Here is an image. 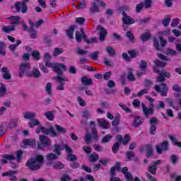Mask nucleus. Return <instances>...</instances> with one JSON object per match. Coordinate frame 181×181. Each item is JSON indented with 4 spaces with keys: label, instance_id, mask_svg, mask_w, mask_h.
I'll return each mask as SVG.
<instances>
[{
    "label": "nucleus",
    "instance_id": "774afa93",
    "mask_svg": "<svg viewBox=\"0 0 181 181\" xmlns=\"http://www.w3.org/2000/svg\"><path fill=\"white\" fill-rule=\"evenodd\" d=\"M61 181H70L71 180V178L70 177V176H69V175L67 174H64L61 178H60Z\"/></svg>",
    "mask_w": 181,
    "mask_h": 181
},
{
    "label": "nucleus",
    "instance_id": "dca6fc26",
    "mask_svg": "<svg viewBox=\"0 0 181 181\" xmlns=\"http://www.w3.org/2000/svg\"><path fill=\"white\" fill-rule=\"evenodd\" d=\"M41 23H32L30 27L28 28V25L26 24H23V28L24 30H28V32H32L33 30V28H40Z\"/></svg>",
    "mask_w": 181,
    "mask_h": 181
},
{
    "label": "nucleus",
    "instance_id": "13d9d810",
    "mask_svg": "<svg viewBox=\"0 0 181 181\" xmlns=\"http://www.w3.org/2000/svg\"><path fill=\"white\" fill-rule=\"evenodd\" d=\"M4 159H6L7 160H15L16 159V157L13 155H8L6 154L3 156Z\"/></svg>",
    "mask_w": 181,
    "mask_h": 181
},
{
    "label": "nucleus",
    "instance_id": "f8f14e48",
    "mask_svg": "<svg viewBox=\"0 0 181 181\" xmlns=\"http://www.w3.org/2000/svg\"><path fill=\"white\" fill-rule=\"evenodd\" d=\"M89 12L91 14L98 13V12H100V6H98V4L97 3L96 0L92 2V5L89 8Z\"/></svg>",
    "mask_w": 181,
    "mask_h": 181
},
{
    "label": "nucleus",
    "instance_id": "9b49d317",
    "mask_svg": "<svg viewBox=\"0 0 181 181\" xmlns=\"http://www.w3.org/2000/svg\"><path fill=\"white\" fill-rule=\"evenodd\" d=\"M141 107L143 108V112L144 114V117L146 118H149L150 115H153V107L148 108L145 104L142 103Z\"/></svg>",
    "mask_w": 181,
    "mask_h": 181
},
{
    "label": "nucleus",
    "instance_id": "6e6d98bb",
    "mask_svg": "<svg viewBox=\"0 0 181 181\" xmlns=\"http://www.w3.org/2000/svg\"><path fill=\"white\" fill-rule=\"evenodd\" d=\"M76 53L79 54V56H86L88 51H86L84 49H80V48H76Z\"/></svg>",
    "mask_w": 181,
    "mask_h": 181
},
{
    "label": "nucleus",
    "instance_id": "f03ea898",
    "mask_svg": "<svg viewBox=\"0 0 181 181\" xmlns=\"http://www.w3.org/2000/svg\"><path fill=\"white\" fill-rule=\"evenodd\" d=\"M80 30L81 33L79 31L76 32L75 37L77 43H81V40H83V39L84 42H86V43H87L88 45H91V43L97 42L96 37H93L89 40L87 37V35H86V33L84 32V30L83 28H81Z\"/></svg>",
    "mask_w": 181,
    "mask_h": 181
},
{
    "label": "nucleus",
    "instance_id": "bf43d9fd",
    "mask_svg": "<svg viewBox=\"0 0 181 181\" xmlns=\"http://www.w3.org/2000/svg\"><path fill=\"white\" fill-rule=\"evenodd\" d=\"M21 12L22 13H26L28 12V6L26 5V2L23 1L21 5Z\"/></svg>",
    "mask_w": 181,
    "mask_h": 181
},
{
    "label": "nucleus",
    "instance_id": "412c9836",
    "mask_svg": "<svg viewBox=\"0 0 181 181\" xmlns=\"http://www.w3.org/2000/svg\"><path fill=\"white\" fill-rule=\"evenodd\" d=\"M24 118L25 119H30V121H32V119H35V118H36V113L26 112L25 113H24Z\"/></svg>",
    "mask_w": 181,
    "mask_h": 181
},
{
    "label": "nucleus",
    "instance_id": "9d476101",
    "mask_svg": "<svg viewBox=\"0 0 181 181\" xmlns=\"http://www.w3.org/2000/svg\"><path fill=\"white\" fill-rule=\"evenodd\" d=\"M168 146H169V145L167 141H163L160 144V145H157L156 146L157 153H159V154L162 153L163 151H166L168 149Z\"/></svg>",
    "mask_w": 181,
    "mask_h": 181
},
{
    "label": "nucleus",
    "instance_id": "393cba45",
    "mask_svg": "<svg viewBox=\"0 0 181 181\" xmlns=\"http://www.w3.org/2000/svg\"><path fill=\"white\" fill-rule=\"evenodd\" d=\"M122 21L123 23H135V22H138L129 16L123 17Z\"/></svg>",
    "mask_w": 181,
    "mask_h": 181
},
{
    "label": "nucleus",
    "instance_id": "6e6552de",
    "mask_svg": "<svg viewBox=\"0 0 181 181\" xmlns=\"http://www.w3.org/2000/svg\"><path fill=\"white\" fill-rule=\"evenodd\" d=\"M40 128L41 129V132L44 134V135H51L52 137L57 136V132L54 131V128L50 126L49 128H45L42 125H40Z\"/></svg>",
    "mask_w": 181,
    "mask_h": 181
},
{
    "label": "nucleus",
    "instance_id": "f704fd0d",
    "mask_svg": "<svg viewBox=\"0 0 181 181\" xmlns=\"http://www.w3.org/2000/svg\"><path fill=\"white\" fill-rule=\"evenodd\" d=\"M126 36L132 43H135V37L134 36V34H132V32L127 31Z\"/></svg>",
    "mask_w": 181,
    "mask_h": 181
},
{
    "label": "nucleus",
    "instance_id": "052dcab7",
    "mask_svg": "<svg viewBox=\"0 0 181 181\" xmlns=\"http://www.w3.org/2000/svg\"><path fill=\"white\" fill-rule=\"evenodd\" d=\"M6 94V88H5V85L0 86V97H4Z\"/></svg>",
    "mask_w": 181,
    "mask_h": 181
},
{
    "label": "nucleus",
    "instance_id": "79ce46f5",
    "mask_svg": "<svg viewBox=\"0 0 181 181\" xmlns=\"http://www.w3.org/2000/svg\"><path fill=\"white\" fill-rule=\"evenodd\" d=\"M144 2H141L139 4L136 5V13H141V12H142V9H144Z\"/></svg>",
    "mask_w": 181,
    "mask_h": 181
},
{
    "label": "nucleus",
    "instance_id": "7ed1b4c3",
    "mask_svg": "<svg viewBox=\"0 0 181 181\" xmlns=\"http://www.w3.org/2000/svg\"><path fill=\"white\" fill-rule=\"evenodd\" d=\"M159 40H160V45H159ZM153 46L156 49V50H157V52H162L163 50V47H165L166 46V45H168V40H164L163 37L160 36L159 37V40H158L157 37H153Z\"/></svg>",
    "mask_w": 181,
    "mask_h": 181
},
{
    "label": "nucleus",
    "instance_id": "864d4df0",
    "mask_svg": "<svg viewBox=\"0 0 181 181\" xmlns=\"http://www.w3.org/2000/svg\"><path fill=\"white\" fill-rule=\"evenodd\" d=\"M177 160H179V157H177V156L173 154L170 156V161L173 165H176V163H177Z\"/></svg>",
    "mask_w": 181,
    "mask_h": 181
},
{
    "label": "nucleus",
    "instance_id": "423d86ee",
    "mask_svg": "<svg viewBox=\"0 0 181 181\" xmlns=\"http://www.w3.org/2000/svg\"><path fill=\"white\" fill-rule=\"evenodd\" d=\"M52 80H55L57 83H59V86L57 87V90H64V81H69V79L62 76H57L52 78Z\"/></svg>",
    "mask_w": 181,
    "mask_h": 181
},
{
    "label": "nucleus",
    "instance_id": "39448f33",
    "mask_svg": "<svg viewBox=\"0 0 181 181\" xmlns=\"http://www.w3.org/2000/svg\"><path fill=\"white\" fill-rule=\"evenodd\" d=\"M155 90L157 93H160L162 97H166L168 95V91H169V88H168L166 83H161L160 85L155 86Z\"/></svg>",
    "mask_w": 181,
    "mask_h": 181
},
{
    "label": "nucleus",
    "instance_id": "72a5a7b5",
    "mask_svg": "<svg viewBox=\"0 0 181 181\" xmlns=\"http://www.w3.org/2000/svg\"><path fill=\"white\" fill-rule=\"evenodd\" d=\"M37 125H40V122L36 119H33L31 122L28 123V127H30V128H34Z\"/></svg>",
    "mask_w": 181,
    "mask_h": 181
},
{
    "label": "nucleus",
    "instance_id": "c756f323",
    "mask_svg": "<svg viewBox=\"0 0 181 181\" xmlns=\"http://www.w3.org/2000/svg\"><path fill=\"white\" fill-rule=\"evenodd\" d=\"M121 121V115L117 114L115 117L114 120L112 122V127H118L119 125V122Z\"/></svg>",
    "mask_w": 181,
    "mask_h": 181
},
{
    "label": "nucleus",
    "instance_id": "473e14b6",
    "mask_svg": "<svg viewBox=\"0 0 181 181\" xmlns=\"http://www.w3.org/2000/svg\"><path fill=\"white\" fill-rule=\"evenodd\" d=\"M13 30H15V25H13L3 27V32H5L6 33H9L10 32H13Z\"/></svg>",
    "mask_w": 181,
    "mask_h": 181
},
{
    "label": "nucleus",
    "instance_id": "4468645a",
    "mask_svg": "<svg viewBox=\"0 0 181 181\" xmlns=\"http://www.w3.org/2000/svg\"><path fill=\"white\" fill-rule=\"evenodd\" d=\"M1 71L3 74L2 77L4 80H11L12 78V75H11V72L9 69L6 67L1 68Z\"/></svg>",
    "mask_w": 181,
    "mask_h": 181
},
{
    "label": "nucleus",
    "instance_id": "4d7b16f0",
    "mask_svg": "<svg viewBox=\"0 0 181 181\" xmlns=\"http://www.w3.org/2000/svg\"><path fill=\"white\" fill-rule=\"evenodd\" d=\"M104 64L108 67H114V62L111 60H108L107 58H104Z\"/></svg>",
    "mask_w": 181,
    "mask_h": 181
},
{
    "label": "nucleus",
    "instance_id": "5fc2aeb1",
    "mask_svg": "<svg viewBox=\"0 0 181 181\" xmlns=\"http://www.w3.org/2000/svg\"><path fill=\"white\" fill-rule=\"evenodd\" d=\"M112 151L113 153H117V152L119 151V143H115L112 147Z\"/></svg>",
    "mask_w": 181,
    "mask_h": 181
},
{
    "label": "nucleus",
    "instance_id": "338daca9",
    "mask_svg": "<svg viewBox=\"0 0 181 181\" xmlns=\"http://www.w3.org/2000/svg\"><path fill=\"white\" fill-rule=\"evenodd\" d=\"M129 139H130L129 134H125L124 139L122 141L123 145H127V144H129Z\"/></svg>",
    "mask_w": 181,
    "mask_h": 181
},
{
    "label": "nucleus",
    "instance_id": "aec40b11",
    "mask_svg": "<svg viewBox=\"0 0 181 181\" xmlns=\"http://www.w3.org/2000/svg\"><path fill=\"white\" fill-rule=\"evenodd\" d=\"M81 83L83 86H93V79L87 78V76H83L81 78Z\"/></svg>",
    "mask_w": 181,
    "mask_h": 181
},
{
    "label": "nucleus",
    "instance_id": "1a4fd4ad",
    "mask_svg": "<svg viewBox=\"0 0 181 181\" xmlns=\"http://www.w3.org/2000/svg\"><path fill=\"white\" fill-rule=\"evenodd\" d=\"M96 30L99 32V40H100V42H104L105 37H107V35H108L107 30L101 25H98L96 28Z\"/></svg>",
    "mask_w": 181,
    "mask_h": 181
},
{
    "label": "nucleus",
    "instance_id": "f257e3e1",
    "mask_svg": "<svg viewBox=\"0 0 181 181\" xmlns=\"http://www.w3.org/2000/svg\"><path fill=\"white\" fill-rule=\"evenodd\" d=\"M43 162H45L43 156L38 155L36 157L28 159L26 163V166L30 170L35 172V170H39V169L42 168Z\"/></svg>",
    "mask_w": 181,
    "mask_h": 181
},
{
    "label": "nucleus",
    "instance_id": "cd10ccee",
    "mask_svg": "<svg viewBox=\"0 0 181 181\" xmlns=\"http://www.w3.org/2000/svg\"><path fill=\"white\" fill-rule=\"evenodd\" d=\"M151 37L152 35L150 33H145L141 35V40L142 42H148V40Z\"/></svg>",
    "mask_w": 181,
    "mask_h": 181
},
{
    "label": "nucleus",
    "instance_id": "37998d69",
    "mask_svg": "<svg viewBox=\"0 0 181 181\" xmlns=\"http://www.w3.org/2000/svg\"><path fill=\"white\" fill-rule=\"evenodd\" d=\"M64 50L62 48L60 47H56L54 49L53 56H59V54H62Z\"/></svg>",
    "mask_w": 181,
    "mask_h": 181
},
{
    "label": "nucleus",
    "instance_id": "b1692460",
    "mask_svg": "<svg viewBox=\"0 0 181 181\" xmlns=\"http://www.w3.org/2000/svg\"><path fill=\"white\" fill-rule=\"evenodd\" d=\"M40 76H42L40 71H39L37 68H33L31 72V77H34V78H39Z\"/></svg>",
    "mask_w": 181,
    "mask_h": 181
},
{
    "label": "nucleus",
    "instance_id": "20e7f679",
    "mask_svg": "<svg viewBox=\"0 0 181 181\" xmlns=\"http://www.w3.org/2000/svg\"><path fill=\"white\" fill-rule=\"evenodd\" d=\"M30 63H22L19 66V77H23L25 73L27 77H32V72H30Z\"/></svg>",
    "mask_w": 181,
    "mask_h": 181
},
{
    "label": "nucleus",
    "instance_id": "4be33fe9",
    "mask_svg": "<svg viewBox=\"0 0 181 181\" xmlns=\"http://www.w3.org/2000/svg\"><path fill=\"white\" fill-rule=\"evenodd\" d=\"M55 129L56 132L57 134V136L59 134H66L67 132V130H66V128L59 125V124H55Z\"/></svg>",
    "mask_w": 181,
    "mask_h": 181
},
{
    "label": "nucleus",
    "instance_id": "a18cd8bd",
    "mask_svg": "<svg viewBox=\"0 0 181 181\" xmlns=\"http://www.w3.org/2000/svg\"><path fill=\"white\" fill-rule=\"evenodd\" d=\"M23 144H24V145H30V146H33V145H36V141H30L28 139H24L23 141Z\"/></svg>",
    "mask_w": 181,
    "mask_h": 181
},
{
    "label": "nucleus",
    "instance_id": "a19ab883",
    "mask_svg": "<svg viewBox=\"0 0 181 181\" xmlns=\"http://www.w3.org/2000/svg\"><path fill=\"white\" fill-rule=\"evenodd\" d=\"M127 52L132 59H135L137 56L139 55V53L135 49L129 50Z\"/></svg>",
    "mask_w": 181,
    "mask_h": 181
},
{
    "label": "nucleus",
    "instance_id": "69168bd1",
    "mask_svg": "<svg viewBox=\"0 0 181 181\" xmlns=\"http://www.w3.org/2000/svg\"><path fill=\"white\" fill-rule=\"evenodd\" d=\"M124 176L127 181H134V175H132V173H129L128 174H126Z\"/></svg>",
    "mask_w": 181,
    "mask_h": 181
},
{
    "label": "nucleus",
    "instance_id": "8fccbe9b",
    "mask_svg": "<svg viewBox=\"0 0 181 181\" xmlns=\"http://www.w3.org/2000/svg\"><path fill=\"white\" fill-rule=\"evenodd\" d=\"M46 92L49 95H52V83L48 82L45 86Z\"/></svg>",
    "mask_w": 181,
    "mask_h": 181
},
{
    "label": "nucleus",
    "instance_id": "ea45409f",
    "mask_svg": "<svg viewBox=\"0 0 181 181\" xmlns=\"http://www.w3.org/2000/svg\"><path fill=\"white\" fill-rule=\"evenodd\" d=\"M44 115H45L46 118L49 119V121H53L54 119V115H53V112H47L44 113Z\"/></svg>",
    "mask_w": 181,
    "mask_h": 181
},
{
    "label": "nucleus",
    "instance_id": "f3484780",
    "mask_svg": "<svg viewBox=\"0 0 181 181\" xmlns=\"http://www.w3.org/2000/svg\"><path fill=\"white\" fill-rule=\"evenodd\" d=\"M142 124H144V121H142V119H141V117L135 116L134 120L133 122V127H134L135 128H138L141 127Z\"/></svg>",
    "mask_w": 181,
    "mask_h": 181
},
{
    "label": "nucleus",
    "instance_id": "c9c22d12",
    "mask_svg": "<svg viewBox=\"0 0 181 181\" xmlns=\"http://www.w3.org/2000/svg\"><path fill=\"white\" fill-rule=\"evenodd\" d=\"M66 160H69V162H76V160H77V156L73 154V153H71L67 155Z\"/></svg>",
    "mask_w": 181,
    "mask_h": 181
},
{
    "label": "nucleus",
    "instance_id": "bb28decb",
    "mask_svg": "<svg viewBox=\"0 0 181 181\" xmlns=\"http://www.w3.org/2000/svg\"><path fill=\"white\" fill-rule=\"evenodd\" d=\"M75 28V25H71L68 30H66V33L69 39H73V33H74Z\"/></svg>",
    "mask_w": 181,
    "mask_h": 181
},
{
    "label": "nucleus",
    "instance_id": "49530a36",
    "mask_svg": "<svg viewBox=\"0 0 181 181\" xmlns=\"http://www.w3.org/2000/svg\"><path fill=\"white\" fill-rule=\"evenodd\" d=\"M110 139H112V136H111L110 134H107L102 139L101 143L107 144V142H110Z\"/></svg>",
    "mask_w": 181,
    "mask_h": 181
},
{
    "label": "nucleus",
    "instance_id": "c03bdc74",
    "mask_svg": "<svg viewBox=\"0 0 181 181\" xmlns=\"http://www.w3.org/2000/svg\"><path fill=\"white\" fill-rule=\"evenodd\" d=\"M18 124V120L17 119H11L8 127L11 128V129H13V128H16V125Z\"/></svg>",
    "mask_w": 181,
    "mask_h": 181
},
{
    "label": "nucleus",
    "instance_id": "2f4dec72",
    "mask_svg": "<svg viewBox=\"0 0 181 181\" xmlns=\"http://www.w3.org/2000/svg\"><path fill=\"white\" fill-rule=\"evenodd\" d=\"M62 145L56 144L54 145V153L57 154L58 156H60L62 152Z\"/></svg>",
    "mask_w": 181,
    "mask_h": 181
},
{
    "label": "nucleus",
    "instance_id": "4c0bfd02",
    "mask_svg": "<svg viewBox=\"0 0 181 181\" xmlns=\"http://www.w3.org/2000/svg\"><path fill=\"white\" fill-rule=\"evenodd\" d=\"M148 172L151 173L152 175H156V170H158V166L154 165L153 164L148 166Z\"/></svg>",
    "mask_w": 181,
    "mask_h": 181
},
{
    "label": "nucleus",
    "instance_id": "7c9ffc66",
    "mask_svg": "<svg viewBox=\"0 0 181 181\" xmlns=\"http://www.w3.org/2000/svg\"><path fill=\"white\" fill-rule=\"evenodd\" d=\"M153 63L156 64V66H154V70H155V69H156V70H158V67L163 68V67H165V66H166V62H160L158 59L154 61Z\"/></svg>",
    "mask_w": 181,
    "mask_h": 181
},
{
    "label": "nucleus",
    "instance_id": "de8ad7c7",
    "mask_svg": "<svg viewBox=\"0 0 181 181\" xmlns=\"http://www.w3.org/2000/svg\"><path fill=\"white\" fill-rule=\"evenodd\" d=\"M7 19L8 21H14L11 23H19L20 22L19 20L21 19V18L19 16H11V17H8Z\"/></svg>",
    "mask_w": 181,
    "mask_h": 181
},
{
    "label": "nucleus",
    "instance_id": "0eeeda50",
    "mask_svg": "<svg viewBox=\"0 0 181 181\" xmlns=\"http://www.w3.org/2000/svg\"><path fill=\"white\" fill-rule=\"evenodd\" d=\"M52 69L54 73L58 74L57 76H63V71H66V70H67L66 65L64 64H56L52 66Z\"/></svg>",
    "mask_w": 181,
    "mask_h": 181
},
{
    "label": "nucleus",
    "instance_id": "5701e85b",
    "mask_svg": "<svg viewBox=\"0 0 181 181\" xmlns=\"http://www.w3.org/2000/svg\"><path fill=\"white\" fill-rule=\"evenodd\" d=\"M154 73H158L160 76H163L165 78H170V73L167 72V71H160V70H156V69H154Z\"/></svg>",
    "mask_w": 181,
    "mask_h": 181
},
{
    "label": "nucleus",
    "instance_id": "0e129e2a",
    "mask_svg": "<svg viewBox=\"0 0 181 181\" xmlns=\"http://www.w3.org/2000/svg\"><path fill=\"white\" fill-rule=\"evenodd\" d=\"M86 1H82L81 2H79L76 6L78 7V9H84V8H86Z\"/></svg>",
    "mask_w": 181,
    "mask_h": 181
},
{
    "label": "nucleus",
    "instance_id": "09e8293b",
    "mask_svg": "<svg viewBox=\"0 0 181 181\" xmlns=\"http://www.w3.org/2000/svg\"><path fill=\"white\" fill-rule=\"evenodd\" d=\"M106 50L108 54L110 55L112 57H114V56H115V50H114V48H112V47H106Z\"/></svg>",
    "mask_w": 181,
    "mask_h": 181
},
{
    "label": "nucleus",
    "instance_id": "ddd939ff",
    "mask_svg": "<svg viewBox=\"0 0 181 181\" xmlns=\"http://www.w3.org/2000/svg\"><path fill=\"white\" fill-rule=\"evenodd\" d=\"M144 151H146V157L148 158H151L153 155V148H152V144H146L144 147Z\"/></svg>",
    "mask_w": 181,
    "mask_h": 181
},
{
    "label": "nucleus",
    "instance_id": "58836bf2",
    "mask_svg": "<svg viewBox=\"0 0 181 181\" xmlns=\"http://www.w3.org/2000/svg\"><path fill=\"white\" fill-rule=\"evenodd\" d=\"M148 67V63L145 60H141L139 64V69L141 71H145Z\"/></svg>",
    "mask_w": 181,
    "mask_h": 181
},
{
    "label": "nucleus",
    "instance_id": "680f3d73",
    "mask_svg": "<svg viewBox=\"0 0 181 181\" xmlns=\"http://www.w3.org/2000/svg\"><path fill=\"white\" fill-rule=\"evenodd\" d=\"M23 155V151H16L17 162H21V160L22 159V156Z\"/></svg>",
    "mask_w": 181,
    "mask_h": 181
},
{
    "label": "nucleus",
    "instance_id": "c85d7f7f",
    "mask_svg": "<svg viewBox=\"0 0 181 181\" xmlns=\"http://www.w3.org/2000/svg\"><path fill=\"white\" fill-rule=\"evenodd\" d=\"M100 159V156L97 153L93 152L89 156V162H97Z\"/></svg>",
    "mask_w": 181,
    "mask_h": 181
},
{
    "label": "nucleus",
    "instance_id": "e2e57ef3",
    "mask_svg": "<svg viewBox=\"0 0 181 181\" xmlns=\"http://www.w3.org/2000/svg\"><path fill=\"white\" fill-rule=\"evenodd\" d=\"M134 155L135 154L134 153V151H127L126 153V156H127L128 160H132V158H134Z\"/></svg>",
    "mask_w": 181,
    "mask_h": 181
},
{
    "label": "nucleus",
    "instance_id": "e433bc0d",
    "mask_svg": "<svg viewBox=\"0 0 181 181\" xmlns=\"http://www.w3.org/2000/svg\"><path fill=\"white\" fill-rule=\"evenodd\" d=\"M31 56H33L35 60H40V52H39V50L33 51Z\"/></svg>",
    "mask_w": 181,
    "mask_h": 181
},
{
    "label": "nucleus",
    "instance_id": "603ef678",
    "mask_svg": "<svg viewBox=\"0 0 181 181\" xmlns=\"http://www.w3.org/2000/svg\"><path fill=\"white\" fill-rule=\"evenodd\" d=\"M144 5L146 9L152 8V0H144Z\"/></svg>",
    "mask_w": 181,
    "mask_h": 181
},
{
    "label": "nucleus",
    "instance_id": "a878e982",
    "mask_svg": "<svg viewBox=\"0 0 181 181\" xmlns=\"http://www.w3.org/2000/svg\"><path fill=\"white\" fill-rule=\"evenodd\" d=\"M127 78L129 81H135L136 80L135 76H134L133 70L131 68L128 69Z\"/></svg>",
    "mask_w": 181,
    "mask_h": 181
},
{
    "label": "nucleus",
    "instance_id": "a211bd4d",
    "mask_svg": "<svg viewBox=\"0 0 181 181\" xmlns=\"http://www.w3.org/2000/svg\"><path fill=\"white\" fill-rule=\"evenodd\" d=\"M47 160L53 162V160H57L59 159V155L53 153H47L46 155Z\"/></svg>",
    "mask_w": 181,
    "mask_h": 181
},
{
    "label": "nucleus",
    "instance_id": "6ab92c4d",
    "mask_svg": "<svg viewBox=\"0 0 181 181\" xmlns=\"http://www.w3.org/2000/svg\"><path fill=\"white\" fill-rule=\"evenodd\" d=\"M98 123L100 127L103 128V129H108V127H110V123L107 122V120H104L103 119H98Z\"/></svg>",
    "mask_w": 181,
    "mask_h": 181
},
{
    "label": "nucleus",
    "instance_id": "2eb2a0df",
    "mask_svg": "<svg viewBox=\"0 0 181 181\" xmlns=\"http://www.w3.org/2000/svg\"><path fill=\"white\" fill-rule=\"evenodd\" d=\"M40 140L41 141V144H42L45 146H50V144H52L50 139L45 135L40 136Z\"/></svg>",
    "mask_w": 181,
    "mask_h": 181
},
{
    "label": "nucleus",
    "instance_id": "3c124183",
    "mask_svg": "<svg viewBox=\"0 0 181 181\" xmlns=\"http://www.w3.org/2000/svg\"><path fill=\"white\" fill-rule=\"evenodd\" d=\"M149 124L151 126H156L157 124H159V120L156 117H151L149 119Z\"/></svg>",
    "mask_w": 181,
    "mask_h": 181
}]
</instances>
